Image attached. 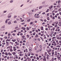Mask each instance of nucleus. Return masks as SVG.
Returning a JSON list of instances; mask_svg holds the SVG:
<instances>
[{
  "label": "nucleus",
  "instance_id": "1",
  "mask_svg": "<svg viewBox=\"0 0 61 61\" xmlns=\"http://www.w3.org/2000/svg\"><path fill=\"white\" fill-rule=\"evenodd\" d=\"M12 13H9L8 16V18H11V16H12L11 15H12Z\"/></svg>",
  "mask_w": 61,
  "mask_h": 61
},
{
  "label": "nucleus",
  "instance_id": "2",
  "mask_svg": "<svg viewBox=\"0 0 61 61\" xmlns=\"http://www.w3.org/2000/svg\"><path fill=\"white\" fill-rule=\"evenodd\" d=\"M10 58H12V59H13L14 58V57L13 56H11L10 57Z\"/></svg>",
  "mask_w": 61,
  "mask_h": 61
},
{
  "label": "nucleus",
  "instance_id": "3",
  "mask_svg": "<svg viewBox=\"0 0 61 61\" xmlns=\"http://www.w3.org/2000/svg\"><path fill=\"white\" fill-rule=\"evenodd\" d=\"M53 8V6L51 5V7H49V8H50V9H52Z\"/></svg>",
  "mask_w": 61,
  "mask_h": 61
},
{
  "label": "nucleus",
  "instance_id": "4",
  "mask_svg": "<svg viewBox=\"0 0 61 61\" xmlns=\"http://www.w3.org/2000/svg\"><path fill=\"white\" fill-rule=\"evenodd\" d=\"M8 24L9 25H11V22H10V21H9L8 22Z\"/></svg>",
  "mask_w": 61,
  "mask_h": 61
},
{
  "label": "nucleus",
  "instance_id": "5",
  "mask_svg": "<svg viewBox=\"0 0 61 61\" xmlns=\"http://www.w3.org/2000/svg\"><path fill=\"white\" fill-rule=\"evenodd\" d=\"M41 30H44V29L43 28V27H41Z\"/></svg>",
  "mask_w": 61,
  "mask_h": 61
},
{
  "label": "nucleus",
  "instance_id": "6",
  "mask_svg": "<svg viewBox=\"0 0 61 61\" xmlns=\"http://www.w3.org/2000/svg\"><path fill=\"white\" fill-rule=\"evenodd\" d=\"M10 3H12L13 2V0H11L10 1Z\"/></svg>",
  "mask_w": 61,
  "mask_h": 61
},
{
  "label": "nucleus",
  "instance_id": "7",
  "mask_svg": "<svg viewBox=\"0 0 61 61\" xmlns=\"http://www.w3.org/2000/svg\"><path fill=\"white\" fill-rule=\"evenodd\" d=\"M7 12V10H4L3 11V13H6Z\"/></svg>",
  "mask_w": 61,
  "mask_h": 61
},
{
  "label": "nucleus",
  "instance_id": "8",
  "mask_svg": "<svg viewBox=\"0 0 61 61\" xmlns=\"http://www.w3.org/2000/svg\"><path fill=\"white\" fill-rule=\"evenodd\" d=\"M42 8V6H40L39 7V9H41Z\"/></svg>",
  "mask_w": 61,
  "mask_h": 61
},
{
  "label": "nucleus",
  "instance_id": "9",
  "mask_svg": "<svg viewBox=\"0 0 61 61\" xmlns=\"http://www.w3.org/2000/svg\"><path fill=\"white\" fill-rule=\"evenodd\" d=\"M43 60H44V61H46V58H44L43 59Z\"/></svg>",
  "mask_w": 61,
  "mask_h": 61
},
{
  "label": "nucleus",
  "instance_id": "10",
  "mask_svg": "<svg viewBox=\"0 0 61 61\" xmlns=\"http://www.w3.org/2000/svg\"><path fill=\"white\" fill-rule=\"evenodd\" d=\"M8 36H10V35H11V34H10V33L9 32L8 33Z\"/></svg>",
  "mask_w": 61,
  "mask_h": 61
},
{
  "label": "nucleus",
  "instance_id": "11",
  "mask_svg": "<svg viewBox=\"0 0 61 61\" xmlns=\"http://www.w3.org/2000/svg\"><path fill=\"white\" fill-rule=\"evenodd\" d=\"M5 26H3L2 27V29H4V28H5Z\"/></svg>",
  "mask_w": 61,
  "mask_h": 61
},
{
  "label": "nucleus",
  "instance_id": "12",
  "mask_svg": "<svg viewBox=\"0 0 61 61\" xmlns=\"http://www.w3.org/2000/svg\"><path fill=\"white\" fill-rule=\"evenodd\" d=\"M5 54L6 56H7V55H8V53L7 52H5Z\"/></svg>",
  "mask_w": 61,
  "mask_h": 61
},
{
  "label": "nucleus",
  "instance_id": "13",
  "mask_svg": "<svg viewBox=\"0 0 61 61\" xmlns=\"http://www.w3.org/2000/svg\"><path fill=\"white\" fill-rule=\"evenodd\" d=\"M49 9H47V10L46 11V12H49Z\"/></svg>",
  "mask_w": 61,
  "mask_h": 61
},
{
  "label": "nucleus",
  "instance_id": "14",
  "mask_svg": "<svg viewBox=\"0 0 61 61\" xmlns=\"http://www.w3.org/2000/svg\"><path fill=\"white\" fill-rule=\"evenodd\" d=\"M16 17H17V16L15 15L14 17V18H15Z\"/></svg>",
  "mask_w": 61,
  "mask_h": 61
},
{
  "label": "nucleus",
  "instance_id": "15",
  "mask_svg": "<svg viewBox=\"0 0 61 61\" xmlns=\"http://www.w3.org/2000/svg\"><path fill=\"white\" fill-rule=\"evenodd\" d=\"M47 20H50L49 19V17H47Z\"/></svg>",
  "mask_w": 61,
  "mask_h": 61
},
{
  "label": "nucleus",
  "instance_id": "16",
  "mask_svg": "<svg viewBox=\"0 0 61 61\" xmlns=\"http://www.w3.org/2000/svg\"><path fill=\"white\" fill-rule=\"evenodd\" d=\"M26 36L28 38H29V35H27Z\"/></svg>",
  "mask_w": 61,
  "mask_h": 61
},
{
  "label": "nucleus",
  "instance_id": "17",
  "mask_svg": "<svg viewBox=\"0 0 61 61\" xmlns=\"http://www.w3.org/2000/svg\"><path fill=\"white\" fill-rule=\"evenodd\" d=\"M36 59H37V60H39V57H37Z\"/></svg>",
  "mask_w": 61,
  "mask_h": 61
},
{
  "label": "nucleus",
  "instance_id": "18",
  "mask_svg": "<svg viewBox=\"0 0 61 61\" xmlns=\"http://www.w3.org/2000/svg\"><path fill=\"white\" fill-rule=\"evenodd\" d=\"M39 37V36H38V34H37L36 35V37Z\"/></svg>",
  "mask_w": 61,
  "mask_h": 61
},
{
  "label": "nucleus",
  "instance_id": "19",
  "mask_svg": "<svg viewBox=\"0 0 61 61\" xmlns=\"http://www.w3.org/2000/svg\"><path fill=\"white\" fill-rule=\"evenodd\" d=\"M26 29H27V30H29V28L28 27L26 28Z\"/></svg>",
  "mask_w": 61,
  "mask_h": 61
},
{
  "label": "nucleus",
  "instance_id": "20",
  "mask_svg": "<svg viewBox=\"0 0 61 61\" xmlns=\"http://www.w3.org/2000/svg\"><path fill=\"white\" fill-rule=\"evenodd\" d=\"M7 57V56H5V57H4L3 58H6Z\"/></svg>",
  "mask_w": 61,
  "mask_h": 61
},
{
  "label": "nucleus",
  "instance_id": "21",
  "mask_svg": "<svg viewBox=\"0 0 61 61\" xmlns=\"http://www.w3.org/2000/svg\"><path fill=\"white\" fill-rule=\"evenodd\" d=\"M19 40H20V39L19 38H17V41H18V40L19 41Z\"/></svg>",
  "mask_w": 61,
  "mask_h": 61
},
{
  "label": "nucleus",
  "instance_id": "22",
  "mask_svg": "<svg viewBox=\"0 0 61 61\" xmlns=\"http://www.w3.org/2000/svg\"><path fill=\"white\" fill-rule=\"evenodd\" d=\"M10 49H10V52H12V51H13V50H12V49H11V50H10Z\"/></svg>",
  "mask_w": 61,
  "mask_h": 61
},
{
  "label": "nucleus",
  "instance_id": "23",
  "mask_svg": "<svg viewBox=\"0 0 61 61\" xmlns=\"http://www.w3.org/2000/svg\"><path fill=\"white\" fill-rule=\"evenodd\" d=\"M35 35H36V33L35 32H34L33 33V35L34 36H35Z\"/></svg>",
  "mask_w": 61,
  "mask_h": 61
},
{
  "label": "nucleus",
  "instance_id": "24",
  "mask_svg": "<svg viewBox=\"0 0 61 61\" xmlns=\"http://www.w3.org/2000/svg\"><path fill=\"white\" fill-rule=\"evenodd\" d=\"M33 57H34V56H31L30 57V58H33Z\"/></svg>",
  "mask_w": 61,
  "mask_h": 61
},
{
  "label": "nucleus",
  "instance_id": "25",
  "mask_svg": "<svg viewBox=\"0 0 61 61\" xmlns=\"http://www.w3.org/2000/svg\"><path fill=\"white\" fill-rule=\"evenodd\" d=\"M4 38H5V39H7V36L5 37H4Z\"/></svg>",
  "mask_w": 61,
  "mask_h": 61
},
{
  "label": "nucleus",
  "instance_id": "26",
  "mask_svg": "<svg viewBox=\"0 0 61 61\" xmlns=\"http://www.w3.org/2000/svg\"><path fill=\"white\" fill-rule=\"evenodd\" d=\"M7 20H6V21H5V23L6 24H7Z\"/></svg>",
  "mask_w": 61,
  "mask_h": 61
},
{
  "label": "nucleus",
  "instance_id": "27",
  "mask_svg": "<svg viewBox=\"0 0 61 61\" xmlns=\"http://www.w3.org/2000/svg\"><path fill=\"white\" fill-rule=\"evenodd\" d=\"M41 33H44V30L43 31H41Z\"/></svg>",
  "mask_w": 61,
  "mask_h": 61
},
{
  "label": "nucleus",
  "instance_id": "28",
  "mask_svg": "<svg viewBox=\"0 0 61 61\" xmlns=\"http://www.w3.org/2000/svg\"><path fill=\"white\" fill-rule=\"evenodd\" d=\"M46 14V13L45 12H43L42 13V15H45Z\"/></svg>",
  "mask_w": 61,
  "mask_h": 61
},
{
  "label": "nucleus",
  "instance_id": "29",
  "mask_svg": "<svg viewBox=\"0 0 61 61\" xmlns=\"http://www.w3.org/2000/svg\"><path fill=\"white\" fill-rule=\"evenodd\" d=\"M12 41H13V42H14L15 41V39L14 40H12Z\"/></svg>",
  "mask_w": 61,
  "mask_h": 61
},
{
  "label": "nucleus",
  "instance_id": "30",
  "mask_svg": "<svg viewBox=\"0 0 61 61\" xmlns=\"http://www.w3.org/2000/svg\"><path fill=\"white\" fill-rule=\"evenodd\" d=\"M55 38H56V37H53V38H52V39H55Z\"/></svg>",
  "mask_w": 61,
  "mask_h": 61
},
{
  "label": "nucleus",
  "instance_id": "31",
  "mask_svg": "<svg viewBox=\"0 0 61 61\" xmlns=\"http://www.w3.org/2000/svg\"><path fill=\"white\" fill-rule=\"evenodd\" d=\"M50 17L51 18H52V17H53V16H52V15H51L50 16Z\"/></svg>",
  "mask_w": 61,
  "mask_h": 61
},
{
  "label": "nucleus",
  "instance_id": "32",
  "mask_svg": "<svg viewBox=\"0 0 61 61\" xmlns=\"http://www.w3.org/2000/svg\"><path fill=\"white\" fill-rule=\"evenodd\" d=\"M36 17V18H39L40 17V16H38V17Z\"/></svg>",
  "mask_w": 61,
  "mask_h": 61
},
{
  "label": "nucleus",
  "instance_id": "33",
  "mask_svg": "<svg viewBox=\"0 0 61 61\" xmlns=\"http://www.w3.org/2000/svg\"><path fill=\"white\" fill-rule=\"evenodd\" d=\"M20 44H22V43H23V42L20 41Z\"/></svg>",
  "mask_w": 61,
  "mask_h": 61
},
{
  "label": "nucleus",
  "instance_id": "34",
  "mask_svg": "<svg viewBox=\"0 0 61 61\" xmlns=\"http://www.w3.org/2000/svg\"><path fill=\"white\" fill-rule=\"evenodd\" d=\"M26 42V41H25V40H24L23 41V42L24 43H25Z\"/></svg>",
  "mask_w": 61,
  "mask_h": 61
},
{
  "label": "nucleus",
  "instance_id": "35",
  "mask_svg": "<svg viewBox=\"0 0 61 61\" xmlns=\"http://www.w3.org/2000/svg\"><path fill=\"white\" fill-rule=\"evenodd\" d=\"M12 54L13 55H15V52H13L12 53Z\"/></svg>",
  "mask_w": 61,
  "mask_h": 61
},
{
  "label": "nucleus",
  "instance_id": "36",
  "mask_svg": "<svg viewBox=\"0 0 61 61\" xmlns=\"http://www.w3.org/2000/svg\"><path fill=\"white\" fill-rule=\"evenodd\" d=\"M52 19H53V20H54V19H55V17H52Z\"/></svg>",
  "mask_w": 61,
  "mask_h": 61
},
{
  "label": "nucleus",
  "instance_id": "37",
  "mask_svg": "<svg viewBox=\"0 0 61 61\" xmlns=\"http://www.w3.org/2000/svg\"><path fill=\"white\" fill-rule=\"evenodd\" d=\"M51 48H53L54 46H51Z\"/></svg>",
  "mask_w": 61,
  "mask_h": 61
},
{
  "label": "nucleus",
  "instance_id": "38",
  "mask_svg": "<svg viewBox=\"0 0 61 61\" xmlns=\"http://www.w3.org/2000/svg\"><path fill=\"white\" fill-rule=\"evenodd\" d=\"M57 7H60V6H59V5H58L57 6Z\"/></svg>",
  "mask_w": 61,
  "mask_h": 61
},
{
  "label": "nucleus",
  "instance_id": "39",
  "mask_svg": "<svg viewBox=\"0 0 61 61\" xmlns=\"http://www.w3.org/2000/svg\"><path fill=\"white\" fill-rule=\"evenodd\" d=\"M60 57H58V59H60Z\"/></svg>",
  "mask_w": 61,
  "mask_h": 61
},
{
  "label": "nucleus",
  "instance_id": "40",
  "mask_svg": "<svg viewBox=\"0 0 61 61\" xmlns=\"http://www.w3.org/2000/svg\"><path fill=\"white\" fill-rule=\"evenodd\" d=\"M60 3V1L59 0L58 1V3L59 4Z\"/></svg>",
  "mask_w": 61,
  "mask_h": 61
},
{
  "label": "nucleus",
  "instance_id": "41",
  "mask_svg": "<svg viewBox=\"0 0 61 61\" xmlns=\"http://www.w3.org/2000/svg\"><path fill=\"white\" fill-rule=\"evenodd\" d=\"M2 54L3 55H5V52H2Z\"/></svg>",
  "mask_w": 61,
  "mask_h": 61
},
{
  "label": "nucleus",
  "instance_id": "42",
  "mask_svg": "<svg viewBox=\"0 0 61 61\" xmlns=\"http://www.w3.org/2000/svg\"><path fill=\"white\" fill-rule=\"evenodd\" d=\"M24 24H25V22H24L23 23H22V24H21V25H24Z\"/></svg>",
  "mask_w": 61,
  "mask_h": 61
},
{
  "label": "nucleus",
  "instance_id": "43",
  "mask_svg": "<svg viewBox=\"0 0 61 61\" xmlns=\"http://www.w3.org/2000/svg\"><path fill=\"white\" fill-rule=\"evenodd\" d=\"M60 46H59V45H58L57 46V47H59Z\"/></svg>",
  "mask_w": 61,
  "mask_h": 61
},
{
  "label": "nucleus",
  "instance_id": "44",
  "mask_svg": "<svg viewBox=\"0 0 61 61\" xmlns=\"http://www.w3.org/2000/svg\"><path fill=\"white\" fill-rule=\"evenodd\" d=\"M58 22H56V25H57L58 24Z\"/></svg>",
  "mask_w": 61,
  "mask_h": 61
},
{
  "label": "nucleus",
  "instance_id": "45",
  "mask_svg": "<svg viewBox=\"0 0 61 61\" xmlns=\"http://www.w3.org/2000/svg\"><path fill=\"white\" fill-rule=\"evenodd\" d=\"M25 37V35H24L23 36H22V37H23V38H24Z\"/></svg>",
  "mask_w": 61,
  "mask_h": 61
},
{
  "label": "nucleus",
  "instance_id": "46",
  "mask_svg": "<svg viewBox=\"0 0 61 61\" xmlns=\"http://www.w3.org/2000/svg\"><path fill=\"white\" fill-rule=\"evenodd\" d=\"M20 36H22V35H23V33H20Z\"/></svg>",
  "mask_w": 61,
  "mask_h": 61
},
{
  "label": "nucleus",
  "instance_id": "47",
  "mask_svg": "<svg viewBox=\"0 0 61 61\" xmlns=\"http://www.w3.org/2000/svg\"><path fill=\"white\" fill-rule=\"evenodd\" d=\"M14 23H16L17 22H16V21H14Z\"/></svg>",
  "mask_w": 61,
  "mask_h": 61
},
{
  "label": "nucleus",
  "instance_id": "48",
  "mask_svg": "<svg viewBox=\"0 0 61 61\" xmlns=\"http://www.w3.org/2000/svg\"><path fill=\"white\" fill-rule=\"evenodd\" d=\"M23 29L24 30H25V28H23Z\"/></svg>",
  "mask_w": 61,
  "mask_h": 61
},
{
  "label": "nucleus",
  "instance_id": "49",
  "mask_svg": "<svg viewBox=\"0 0 61 61\" xmlns=\"http://www.w3.org/2000/svg\"><path fill=\"white\" fill-rule=\"evenodd\" d=\"M54 52H53L52 53V55H54Z\"/></svg>",
  "mask_w": 61,
  "mask_h": 61
},
{
  "label": "nucleus",
  "instance_id": "50",
  "mask_svg": "<svg viewBox=\"0 0 61 61\" xmlns=\"http://www.w3.org/2000/svg\"><path fill=\"white\" fill-rule=\"evenodd\" d=\"M10 20V19H8L6 20L7 21H8V20Z\"/></svg>",
  "mask_w": 61,
  "mask_h": 61
},
{
  "label": "nucleus",
  "instance_id": "51",
  "mask_svg": "<svg viewBox=\"0 0 61 61\" xmlns=\"http://www.w3.org/2000/svg\"><path fill=\"white\" fill-rule=\"evenodd\" d=\"M5 35H7V32H5Z\"/></svg>",
  "mask_w": 61,
  "mask_h": 61
},
{
  "label": "nucleus",
  "instance_id": "52",
  "mask_svg": "<svg viewBox=\"0 0 61 61\" xmlns=\"http://www.w3.org/2000/svg\"><path fill=\"white\" fill-rule=\"evenodd\" d=\"M30 21V19H29L27 20L28 22H29V21Z\"/></svg>",
  "mask_w": 61,
  "mask_h": 61
},
{
  "label": "nucleus",
  "instance_id": "53",
  "mask_svg": "<svg viewBox=\"0 0 61 61\" xmlns=\"http://www.w3.org/2000/svg\"><path fill=\"white\" fill-rule=\"evenodd\" d=\"M20 54H22V51H20Z\"/></svg>",
  "mask_w": 61,
  "mask_h": 61
},
{
  "label": "nucleus",
  "instance_id": "54",
  "mask_svg": "<svg viewBox=\"0 0 61 61\" xmlns=\"http://www.w3.org/2000/svg\"><path fill=\"white\" fill-rule=\"evenodd\" d=\"M44 22H46L47 21L45 19L44 20Z\"/></svg>",
  "mask_w": 61,
  "mask_h": 61
},
{
  "label": "nucleus",
  "instance_id": "55",
  "mask_svg": "<svg viewBox=\"0 0 61 61\" xmlns=\"http://www.w3.org/2000/svg\"><path fill=\"white\" fill-rule=\"evenodd\" d=\"M20 56H22V54H20Z\"/></svg>",
  "mask_w": 61,
  "mask_h": 61
},
{
  "label": "nucleus",
  "instance_id": "56",
  "mask_svg": "<svg viewBox=\"0 0 61 61\" xmlns=\"http://www.w3.org/2000/svg\"><path fill=\"white\" fill-rule=\"evenodd\" d=\"M37 40H38L39 41H40V39H39V38H38L37 39Z\"/></svg>",
  "mask_w": 61,
  "mask_h": 61
},
{
  "label": "nucleus",
  "instance_id": "57",
  "mask_svg": "<svg viewBox=\"0 0 61 61\" xmlns=\"http://www.w3.org/2000/svg\"><path fill=\"white\" fill-rule=\"evenodd\" d=\"M57 9V8H56L54 9V10H56Z\"/></svg>",
  "mask_w": 61,
  "mask_h": 61
},
{
  "label": "nucleus",
  "instance_id": "58",
  "mask_svg": "<svg viewBox=\"0 0 61 61\" xmlns=\"http://www.w3.org/2000/svg\"><path fill=\"white\" fill-rule=\"evenodd\" d=\"M12 35H13V36H15V34L14 33H13V34Z\"/></svg>",
  "mask_w": 61,
  "mask_h": 61
},
{
  "label": "nucleus",
  "instance_id": "59",
  "mask_svg": "<svg viewBox=\"0 0 61 61\" xmlns=\"http://www.w3.org/2000/svg\"><path fill=\"white\" fill-rule=\"evenodd\" d=\"M33 22H32L30 23V24L31 25H32V24H33Z\"/></svg>",
  "mask_w": 61,
  "mask_h": 61
},
{
  "label": "nucleus",
  "instance_id": "60",
  "mask_svg": "<svg viewBox=\"0 0 61 61\" xmlns=\"http://www.w3.org/2000/svg\"><path fill=\"white\" fill-rule=\"evenodd\" d=\"M34 60H35V59H32V61H34Z\"/></svg>",
  "mask_w": 61,
  "mask_h": 61
},
{
  "label": "nucleus",
  "instance_id": "61",
  "mask_svg": "<svg viewBox=\"0 0 61 61\" xmlns=\"http://www.w3.org/2000/svg\"><path fill=\"white\" fill-rule=\"evenodd\" d=\"M24 5V4H22L20 6V7H22V6Z\"/></svg>",
  "mask_w": 61,
  "mask_h": 61
},
{
  "label": "nucleus",
  "instance_id": "62",
  "mask_svg": "<svg viewBox=\"0 0 61 61\" xmlns=\"http://www.w3.org/2000/svg\"><path fill=\"white\" fill-rule=\"evenodd\" d=\"M53 5H56V3H54Z\"/></svg>",
  "mask_w": 61,
  "mask_h": 61
},
{
  "label": "nucleus",
  "instance_id": "63",
  "mask_svg": "<svg viewBox=\"0 0 61 61\" xmlns=\"http://www.w3.org/2000/svg\"><path fill=\"white\" fill-rule=\"evenodd\" d=\"M21 60H23V58H22L21 59Z\"/></svg>",
  "mask_w": 61,
  "mask_h": 61
},
{
  "label": "nucleus",
  "instance_id": "64",
  "mask_svg": "<svg viewBox=\"0 0 61 61\" xmlns=\"http://www.w3.org/2000/svg\"><path fill=\"white\" fill-rule=\"evenodd\" d=\"M59 36H61V34H60L59 35Z\"/></svg>",
  "mask_w": 61,
  "mask_h": 61
}]
</instances>
